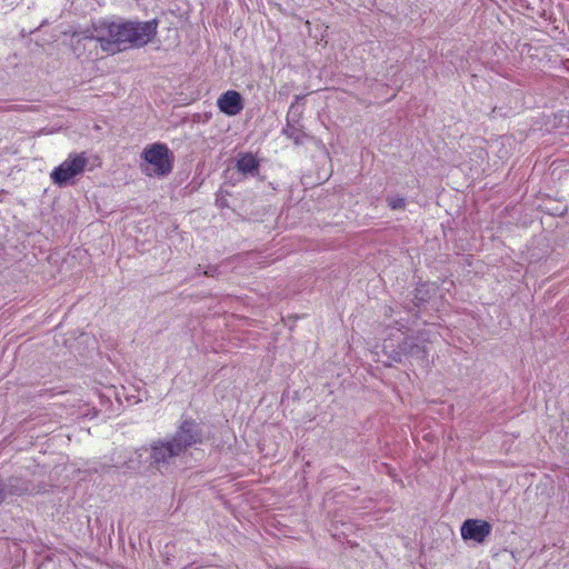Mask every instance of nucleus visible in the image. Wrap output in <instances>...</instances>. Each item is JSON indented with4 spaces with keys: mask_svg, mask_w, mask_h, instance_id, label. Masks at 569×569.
I'll return each mask as SVG.
<instances>
[{
    "mask_svg": "<svg viewBox=\"0 0 569 569\" xmlns=\"http://www.w3.org/2000/svg\"><path fill=\"white\" fill-rule=\"evenodd\" d=\"M236 168L246 177H256L259 173L260 161L252 152H240L236 159Z\"/></svg>",
    "mask_w": 569,
    "mask_h": 569,
    "instance_id": "nucleus-8",
    "label": "nucleus"
},
{
    "mask_svg": "<svg viewBox=\"0 0 569 569\" xmlns=\"http://www.w3.org/2000/svg\"><path fill=\"white\" fill-rule=\"evenodd\" d=\"M491 525L482 519H467L460 528L461 537L465 541H475L482 543L491 533Z\"/></svg>",
    "mask_w": 569,
    "mask_h": 569,
    "instance_id": "nucleus-5",
    "label": "nucleus"
},
{
    "mask_svg": "<svg viewBox=\"0 0 569 569\" xmlns=\"http://www.w3.org/2000/svg\"><path fill=\"white\" fill-rule=\"evenodd\" d=\"M203 273L208 277H214L218 273V267L217 266H208Z\"/></svg>",
    "mask_w": 569,
    "mask_h": 569,
    "instance_id": "nucleus-11",
    "label": "nucleus"
},
{
    "mask_svg": "<svg viewBox=\"0 0 569 569\" xmlns=\"http://www.w3.org/2000/svg\"><path fill=\"white\" fill-rule=\"evenodd\" d=\"M387 203L391 210H402L406 207V199L398 194H391L387 197Z\"/></svg>",
    "mask_w": 569,
    "mask_h": 569,
    "instance_id": "nucleus-10",
    "label": "nucleus"
},
{
    "mask_svg": "<svg viewBox=\"0 0 569 569\" xmlns=\"http://www.w3.org/2000/svg\"><path fill=\"white\" fill-rule=\"evenodd\" d=\"M157 20L150 21H127L101 20L94 26V34H84L78 39L81 41L98 42L107 53H117L128 48H141L149 43L157 33ZM79 54V44L74 47Z\"/></svg>",
    "mask_w": 569,
    "mask_h": 569,
    "instance_id": "nucleus-1",
    "label": "nucleus"
},
{
    "mask_svg": "<svg viewBox=\"0 0 569 569\" xmlns=\"http://www.w3.org/2000/svg\"><path fill=\"white\" fill-rule=\"evenodd\" d=\"M301 113L302 111L298 106L292 103L287 114V126L282 129V134L291 139L296 144H301L305 138V132L296 126V123L299 122Z\"/></svg>",
    "mask_w": 569,
    "mask_h": 569,
    "instance_id": "nucleus-7",
    "label": "nucleus"
},
{
    "mask_svg": "<svg viewBox=\"0 0 569 569\" xmlns=\"http://www.w3.org/2000/svg\"><path fill=\"white\" fill-rule=\"evenodd\" d=\"M217 107L226 116L234 117L243 110V98L238 91L228 90L218 98Z\"/></svg>",
    "mask_w": 569,
    "mask_h": 569,
    "instance_id": "nucleus-6",
    "label": "nucleus"
},
{
    "mask_svg": "<svg viewBox=\"0 0 569 569\" xmlns=\"http://www.w3.org/2000/svg\"><path fill=\"white\" fill-rule=\"evenodd\" d=\"M28 487H23L19 490V493H24V492H28Z\"/></svg>",
    "mask_w": 569,
    "mask_h": 569,
    "instance_id": "nucleus-13",
    "label": "nucleus"
},
{
    "mask_svg": "<svg viewBox=\"0 0 569 569\" xmlns=\"http://www.w3.org/2000/svg\"><path fill=\"white\" fill-rule=\"evenodd\" d=\"M431 291H435V286L429 283L420 284L415 289L413 300L417 306L427 302L431 298Z\"/></svg>",
    "mask_w": 569,
    "mask_h": 569,
    "instance_id": "nucleus-9",
    "label": "nucleus"
},
{
    "mask_svg": "<svg viewBox=\"0 0 569 569\" xmlns=\"http://www.w3.org/2000/svg\"><path fill=\"white\" fill-rule=\"evenodd\" d=\"M89 164V158L84 151L70 152L68 157L50 172L52 183L59 188L72 186Z\"/></svg>",
    "mask_w": 569,
    "mask_h": 569,
    "instance_id": "nucleus-4",
    "label": "nucleus"
},
{
    "mask_svg": "<svg viewBox=\"0 0 569 569\" xmlns=\"http://www.w3.org/2000/svg\"><path fill=\"white\" fill-rule=\"evenodd\" d=\"M141 158L144 161L141 164V170L148 177H166L172 171L173 154L164 143L148 144L143 149Z\"/></svg>",
    "mask_w": 569,
    "mask_h": 569,
    "instance_id": "nucleus-3",
    "label": "nucleus"
},
{
    "mask_svg": "<svg viewBox=\"0 0 569 569\" xmlns=\"http://www.w3.org/2000/svg\"><path fill=\"white\" fill-rule=\"evenodd\" d=\"M4 498H6V491H4L3 486L0 483V503L4 500Z\"/></svg>",
    "mask_w": 569,
    "mask_h": 569,
    "instance_id": "nucleus-12",
    "label": "nucleus"
},
{
    "mask_svg": "<svg viewBox=\"0 0 569 569\" xmlns=\"http://www.w3.org/2000/svg\"><path fill=\"white\" fill-rule=\"evenodd\" d=\"M200 439L198 426L193 421H183L176 435L168 440L153 442L150 450L140 448L130 453L126 461L127 469L138 470L143 460H150V465L159 471L167 468L190 446Z\"/></svg>",
    "mask_w": 569,
    "mask_h": 569,
    "instance_id": "nucleus-2",
    "label": "nucleus"
}]
</instances>
